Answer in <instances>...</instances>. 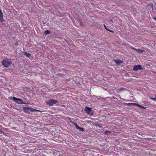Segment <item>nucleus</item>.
I'll return each instance as SVG.
<instances>
[{
  "label": "nucleus",
  "instance_id": "1",
  "mask_svg": "<svg viewBox=\"0 0 156 156\" xmlns=\"http://www.w3.org/2000/svg\"><path fill=\"white\" fill-rule=\"evenodd\" d=\"M12 63L11 59L7 58L4 59L2 62V65L6 68L9 66Z\"/></svg>",
  "mask_w": 156,
  "mask_h": 156
},
{
  "label": "nucleus",
  "instance_id": "2",
  "mask_svg": "<svg viewBox=\"0 0 156 156\" xmlns=\"http://www.w3.org/2000/svg\"><path fill=\"white\" fill-rule=\"evenodd\" d=\"M23 111L25 113H30L33 112L38 111V110L29 107H24L23 108Z\"/></svg>",
  "mask_w": 156,
  "mask_h": 156
},
{
  "label": "nucleus",
  "instance_id": "3",
  "mask_svg": "<svg viewBox=\"0 0 156 156\" xmlns=\"http://www.w3.org/2000/svg\"><path fill=\"white\" fill-rule=\"evenodd\" d=\"M58 102V100L53 99H49L46 101L47 104L50 106H53L54 105L56 104Z\"/></svg>",
  "mask_w": 156,
  "mask_h": 156
},
{
  "label": "nucleus",
  "instance_id": "4",
  "mask_svg": "<svg viewBox=\"0 0 156 156\" xmlns=\"http://www.w3.org/2000/svg\"><path fill=\"white\" fill-rule=\"evenodd\" d=\"M12 98L13 101L18 104H26V103L24 102L23 100L21 99L17 98L15 97H13Z\"/></svg>",
  "mask_w": 156,
  "mask_h": 156
},
{
  "label": "nucleus",
  "instance_id": "5",
  "mask_svg": "<svg viewBox=\"0 0 156 156\" xmlns=\"http://www.w3.org/2000/svg\"><path fill=\"white\" fill-rule=\"evenodd\" d=\"M85 111L86 113L90 115H92L93 114V111L91 110V108L86 106L85 108Z\"/></svg>",
  "mask_w": 156,
  "mask_h": 156
},
{
  "label": "nucleus",
  "instance_id": "6",
  "mask_svg": "<svg viewBox=\"0 0 156 156\" xmlns=\"http://www.w3.org/2000/svg\"><path fill=\"white\" fill-rule=\"evenodd\" d=\"M127 105H133V106H137L138 107H139L142 109H145L146 108V107L140 105L138 104H136L133 103H128Z\"/></svg>",
  "mask_w": 156,
  "mask_h": 156
},
{
  "label": "nucleus",
  "instance_id": "7",
  "mask_svg": "<svg viewBox=\"0 0 156 156\" xmlns=\"http://www.w3.org/2000/svg\"><path fill=\"white\" fill-rule=\"evenodd\" d=\"M143 68H142L141 66L137 65L135 66L133 68V70L134 71H137L139 70H143Z\"/></svg>",
  "mask_w": 156,
  "mask_h": 156
},
{
  "label": "nucleus",
  "instance_id": "8",
  "mask_svg": "<svg viewBox=\"0 0 156 156\" xmlns=\"http://www.w3.org/2000/svg\"><path fill=\"white\" fill-rule=\"evenodd\" d=\"M4 20L3 18V14L0 9V22H3Z\"/></svg>",
  "mask_w": 156,
  "mask_h": 156
},
{
  "label": "nucleus",
  "instance_id": "9",
  "mask_svg": "<svg viewBox=\"0 0 156 156\" xmlns=\"http://www.w3.org/2000/svg\"><path fill=\"white\" fill-rule=\"evenodd\" d=\"M114 61L118 65H120L121 63H122L123 62L122 61H121L119 59L116 60L114 59Z\"/></svg>",
  "mask_w": 156,
  "mask_h": 156
},
{
  "label": "nucleus",
  "instance_id": "10",
  "mask_svg": "<svg viewBox=\"0 0 156 156\" xmlns=\"http://www.w3.org/2000/svg\"><path fill=\"white\" fill-rule=\"evenodd\" d=\"M132 49L134 50L135 51L138 52L139 53H141L144 51V50H142L139 48L137 49L134 48H133Z\"/></svg>",
  "mask_w": 156,
  "mask_h": 156
},
{
  "label": "nucleus",
  "instance_id": "11",
  "mask_svg": "<svg viewBox=\"0 0 156 156\" xmlns=\"http://www.w3.org/2000/svg\"><path fill=\"white\" fill-rule=\"evenodd\" d=\"M24 55L29 58H30V57L31 56V55L30 53H27V52H25L24 53Z\"/></svg>",
  "mask_w": 156,
  "mask_h": 156
},
{
  "label": "nucleus",
  "instance_id": "12",
  "mask_svg": "<svg viewBox=\"0 0 156 156\" xmlns=\"http://www.w3.org/2000/svg\"><path fill=\"white\" fill-rule=\"evenodd\" d=\"M104 27L105 28V29L106 30H107L109 31L112 33H114V31L111 30H109L108 29L105 24H104Z\"/></svg>",
  "mask_w": 156,
  "mask_h": 156
},
{
  "label": "nucleus",
  "instance_id": "13",
  "mask_svg": "<svg viewBox=\"0 0 156 156\" xmlns=\"http://www.w3.org/2000/svg\"><path fill=\"white\" fill-rule=\"evenodd\" d=\"M44 33L45 34H50L51 33L50 31L48 30H47L44 31Z\"/></svg>",
  "mask_w": 156,
  "mask_h": 156
},
{
  "label": "nucleus",
  "instance_id": "14",
  "mask_svg": "<svg viewBox=\"0 0 156 156\" xmlns=\"http://www.w3.org/2000/svg\"><path fill=\"white\" fill-rule=\"evenodd\" d=\"M74 124L75 125V126L77 129H79L80 128V127L76 123H75Z\"/></svg>",
  "mask_w": 156,
  "mask_h": 156
},
{
  "label": "nucleus",
  "instance_id": "15",
  "mask_svg": "<svg viewBox=\"0 0 156 156\" xmlns=\"http://www.w3.org/2000/svg\"><path fill=\"white\" fill-rule=\"evenodd\" d=\"M111 131H106L104 133V134L105 135H108V133H111Z\"/></svg>",
  "mask_w": 156,
  "mask_h": 156
},
{
  "label": "nucleus",
  "instance_id": "16",
  "mask_svg": "<svg viewBox=\"0 0 156 156\" xmlns=\"http://www.w3.org/2000/svg\"><path fill=\"white\" fill-rule=\"evenodd\" d=\"M125 90L126 89L122 87H121L119 89V90L120 91H123L124 90Z\"/></svg>",
  "mask_w": 156,
  "mask_h": 156
},
{
  "label": "nucleus",
  "instance_id": "17",
  "mask_svg": "<svg viewBox=\"0 0 156 156\" xmlns=\"http://www.w3.org/2000/svg\"><path fill=\"white\" fill-rule=\"evenodd\" d=\"M80 131L82 132H83L84 131V129L82 127H80V129H79Z\"/></svg>",
  "mask_w": 156,
  "mask_h": 156
},
{
  "label": "nucleus",
  "instance_id": "18",
  "mask_svg": "<svg viewBox=\"0 0 156 156\" xmlns=\"http://www.w3.org/2000/svg\"><path fill=\"white\" fill-rule=\"evenodd\" d=\"M150 98L151 100H154V101H156V98L155 96L154 98L150 97Z\"/></svg>",
  "mask_w": 156,
  "mask_h": 156
},
{
  "label": "nucleus",
  "instance_id": "19",
  "mask_svg": "<svg viewBox=\"0 0 156 156\" xmlns=\"http://www.w3.org/2000/svg\"><path fill=\"white\" fill-rule=\"evenodd\" d=\"M0 133H4V132L3 131L2 129L0 128Z\"/></svg>",
  "mask_w": 156,
  "mask_h": 156
},
{
  "label": "nucleus",
  "instance_id": "20",
  "mask_svg": "<svg viewBox=\"0 0 156 156\" xmlns=\"http://www.w3.org/2000/svg\"><path fill=\"white\" fill-rule=\"evenodd\" d=\"M70 121V122L73 123L74 124L75 123V122H73V121H72L71 120L70 121Z\"/></svg>",
  "mask_w": 156,
  "mask_h": 156
},
{
  "label": "nucleus",
  "instance_id": "21",
  "mask_svg": "<svg viewBox=\"0 0 156 156\" xmlns=\"http://www.w3.org/2000/svg\"><path fill=\"white\" fill-rule=\"evenodd\" d=\"M67 119H68L69 121H70L71 120V118H70V117H68L67 118Z\"/></svg>",
  "mask_w": 156,
  "mask_h": 156
},
{
  "label": "nucleus",
  "instance_id": "22",
  "mask_svg": "<svg viewBox=\"0 0 156 156\" xmlns=\"http://www.w3.org/2000/svg\"><path fill=\"white\" fill-rule=\"evenodd\" d=\"M153 18L155 20V21H156V18L154 17Z\"/></svg>",
  "mask_w": 156,
  "mask_h": 156
}]
</instances>
